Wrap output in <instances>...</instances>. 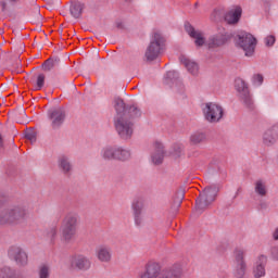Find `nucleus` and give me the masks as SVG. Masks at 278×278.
Returning <instances> with one entry per match:
<instances>
[{
    "mask_svg": "<svg viewBox=\"0 0 278 278\" xmlns=\"http://www.w3.org/2000/svg\"><path fill=\"white\" fill-rule=\"evenodd\" d=\"M184 271L180 267L161 270L160 264L151 262L144 267V270L139 273V278H181Z\"/></svg>",
    "mask_w": 278,
    "mask_h": 278,
    "instance_id": "obj_1",
    "label": "nucleus"
},
{
    "mask_svg": "<svg viewBox=\"0 0 278 278\" xmlns=\"http://www.w3.org/2000/svg\"><path fill=\"white\" fill-rule=\"evenodd\" d=\"M77 227H79V215L77 213H67L62 219L60 228L63 242H71L77 236Z\"/></svg>",
    "mask_w": 278,
    "mask_h": 278,
    "instance_id": "obj_2",
    "label": "nucleus"
},
{
    "mask_svg": "<svg viewBox=\"0 0 278 278\" xmlns=\"http://www.w3.org/2000/svg\"><path fill=\"white\" fill-rule=\"evenodd\" d=\"M27 216V210L23 205L8 206L0 210V225H14L21 223Z\"/></svg>",
    "mask_w": 278,
    "mask_h": 278,
    "instance_id": "obj_3",
    "label": "nucleus"
},
{
    "mask_svg": "<svg viewBox=\"0 0 278 278\" xmlns=\"http://www.w3.org/2000/svg\"><path fill=\"white\" fill-rule=\"evenodd\" d=\"M218 195V187L211 186L206 187L195 201V210L201 214L203 211L210 207V204L216 201Z\"/></svg>",
    "mask_w": 278,
    "mask_h": 278,
    "instance_id": "obj_4",
    "label": "nucleus"
},
{
    "mask_svg": "<svg viewBox=\"0 0 278 278\" xmlns=\"http://www.w3.org/2000/svg\"><path fill=\"white\" fill-rule=\"evenodd\" d=\"M114 109L117 113L115 118H139L141 116L140 109L138 106H127L125 105V101L123 99L116 98L114 100Z\"/></svg>",
    "mask_w": 278,
    "mask_h": 278,
    "instance_id": "obj_5",
    "label": "nucleus"
},
{
    "mask_svg": "<svg viewBox=\"0 0 278 278\" xmlns=\"http://www.w3.org/2000/svg\"><path fill=\"white\" fill-rule=\"evenodd\" d=\"M134 117H115L114 125L115 129L123 140H129L134 136Z\"/></svg>",
    "mask_w": 278,
    "mask_h": 278,
    "instance_id": "obj_6",
    "label": "nucleus"
},
{
    "mask_svg": "<svg viewBox=\"0 0 278 278\" xmlns=\"http://www.w3.org/2000/svg\"><path fill=\"white\" fill-rule=\"evenodd\" d=\"M162 47H164V37L162 34L154 33L149 47L146 50V59L148 62H153L162 53Z\"/></svg>",
    "mask_w": 278,
    "mask_h": 278,
    "instance_id": "obj_7",
    "label": "nucleus"
},
{
    "mask_svg": "<svg viewBox=\"0 0 278 278\" xmlns=\"http://www.w3.org/2000/svg\"><path fill=\"white\" fill-rule=\"evenodd\" d=\"M237 45L244 51L247 58H253L255 47L257 46V39L249 33H240L238 35Z\"/></svg>",
    "mask_w": 278,
    "mask_h": 278,
    "instance_id": "obj_8",
    "label": "nucleus"
},
{
    "mask_svg": "<svg viewBox=\"0 0 278 278\" xmlns=\"http://www.w3.org/2000/svg\"><path fill=\"white\" fill-rule=\"evenodd\" d=\"M233 275L236 278H244L247 275V262L244 261V250L236 249L233 252Z\"/></svg>",
    "mask_w": 278,
    "mask_h": 278,
    "instance_id": "obj_9",
    "label": "nucleus"
},
{
    "mask_svg": "<svg viewBox=\"0 0 278 278\" xmlns=\"http://www.w3.org/2000/svg\"><path fill=\"white\" fill-rule=\"evenodd\" d=\"M204 117L208 123H218L223 118V106L208 102L203 108Z\"/></svg>",
    "mask_w": 278,
    "mask_h": 278,
    "instance_id": "obj_10",
    "label": "nucleus"
},
{
    "mask_svg": "<svg viewBox=\"0 0 278 278\" xmlns=\"http://www.w3.org/2000/svg\"><path fill=\"white\" fill-rule=\"evenodd\" d=\"M235 88L244 105H247V108H253V99L251 98L247 83H244L242 78H237L235 80Z\"/></svg>",
    "mask_w": 278,
    "mask_h": 278,
    "instance_id": "obj_11",
    "label": "nucleus"
},
{
    "mask_svg": "<svg viewBox=\"0 0 278 278\" xmlns=\"http://www.w3.org/2000/svg\"><path fill=\"white\" fill-rule=\"evenodd\" d=\"M9 256L14 260L18 266H27L28 256L21 247H11L9 250Z\"/></svg>",
    "mask_w": 278,
    "mask_h": 278,
    "instance_id": "obj_12",
    "label": "nucleus"
},
{
    "mask_svg": "<svg viewBox=\"0 0 278 278\" xmlns=\"http://www.w3.org/2000/svg\"><path fill=\"white\" fill-rule=\"evenodd\" d=\"M268 257L264 254H261L256 260V265L253 269V275L255 278H262L266 275V263Z\"/></svg>",
    "mask_w": 278,
    "mask_h": 278,
    "instance_id": "obj_13",
    "label": "nucleus"
},
{
    "mask_svg": "<svg viewBox=\"0 0 278 278\" xmlns=\"http://www.w3.org/2000/svg\"><path fill=\"white\" fill-rule=\"evenodd\" d=\"M71 266L78 270H88L90 268V260L84 255H75L71 258Z\"/></svg>",
    "mask_w": 278,
    "mask_h": 278,
    "instance_id": "obj_14",
    "label": "nucleus"
},
{
    "mask_svg": "<svg viewBox=\"0 0 278 278\" xmlns=\"http://www.w3.org/2000/svg\"><path fill=\"white\" fill-rule=\"evenodd\" d=\"M227 40H229V35L219 34L211 36L205 45L206 47H208V49H218V47H223V45H225Z\"/></svg>",
    "mask_w": 278,
    "mask_h": 278,
    "instance_id": "obj_15",
    "label": "nucleus"
},
{
    "mask_svg": "<svg viewBox=\"0 0 278 278\" xmlns=\"http://www.w3.org/2000/svg\"><path fill=\"white\" fill-rule=\"evenodd\" d=\"M151 160L155 165L162 164L164 160V146L160 141L153 143Z\"/></svg>",
    "mask_w": 278,
    "mask_h": 278,
    "instance_id": "obj_16",
    "label": "nucleus"
},
{
    "mask_svg": "<svg viewBox=\"0 0 278 278\" xmlns=\"http://www.w3.org/2000/svg\"><path fill=\"white\" fill-rule=\"evenodd\" d=\"M278 138V123L274 125L271 128L265 131L263 135V142L266 147H270V144H275Z\"/></svg>",
    "mask_w": 278,
    "mask_h": 278,
    "instance_id": "obj_17",
    "label": "nucleus"
},
{
    "mask_svg": "<svg viewBox=\"0 0 278 278\" xmlns=\"http://www.w3.org/2000/svg\"><path fill=\"white\" fill-rule=\"evenodd\" d=\"M179 60H180V64L185 65V68H187L190 75H193V76L199 75V64H197V62L190 60L186 55H180Z\"/></svg>",
    "mask_w": 278,
    "mask_h": 278,
    "instance_id": "obj_18",
    "label": "nucleus"
},
{
    "mask_svg": "<svg viewBox=\"0 0 278 278\" xmlns=\"http://www.w3.org/2000/svg\"><path fill=\"white\" fill-rule=\"evenodd\" d=\"M185 29L191 38L195 39L197 47H203V45L205 43V38H203V33L195 30L194 27H192V25L190 24H186Z\"/></svg>",
    "mask_w": 278,
    "mask_h": 278,
    "instance_id": "obj_19",
    "label": "nucleus"
},
{
    "mask_svg": "<svg viewBox=\"0 0 278 278\" xmlns=\"http://www.w3.org/2000/svg\"><path fill=\"white\" fill-rule=\"evenodd\" d=\"M241 16H242V8L236 7L235 9H232L225 15V21L229 25H236V23H238V21H240Z\"/></svg>",
    "mask_w": 278,
    "mask_h": 278,
    "instance_id": "obj_20",
    "label": "nucleus"
},
{
    "mask_svg": "<svg viewBox=\"0 0 278 278\" xmlns=\"http://www.w3.org/2000/svg\"><path fill=\"white\" fill-rule=\"evenodd\" d=\"M50 118L52 121V127H60L64 123V110L62 109H55L53 111L49 112Z\"/></svg>",
    "mask_w": 278,
    "mask_h": 278,
    "instance_id": "obj_21",
    "label": "nucleus"
},
{
    "mask_svg": "<svg viewBox=\"0 0 278 278\" xmlns=\"http://www.w3.org/2000/svg\"><path fill=\"white\" fill-rule=\"evenodd\" d=\"M96 255L100 262L108 263L112 260V251L108 245H100L96 251Z\"/></svg>",
    "mask_w": 278,
    "mask_h": 278,
    "instance_id": "obj_22",
    "label": "nucleus"
},
{
    "mask_svg": "<svg viewBox=\"0 0 278 278\" xmlns=\"http://www.w3.org/2000/svg\"><path fill=\"white\" fill-rule=\"evenodd\" d=\"M115 160H118L119 162H127V160H131V151L125 148L116 147Z\"/></svg>",
    "mask_w": 278,
    "mask_h": 278,
    "instance_id": "obj_23",
    "label": "nucleus"
},
{
    "mask_svg": "<svg viewBox=\"0 0 278 278\" xmlns=\"http://www.w3.org/2000/svg\"><path fill=\"white\" fill-rule=\"evenodd\" d=\"M101 157L103 160H116V147H106L101 151Z\"/></svg>",
    "mask_w": 278,
    "mask_h": 278,
    "instance_id": "obj_24",
    "label": "nucleus"
},
{
    "mask_svg": "<svg viewBox=\"0 0 278 278\" xmlns=\"http://www.w3.org/2000/svg\"><path fill=\"white\" fill-rule=\"evenodd\" d=\"M254 192L258 194V197H266L268 189L266 188V181L256 180L254 184Z\"/></svg>",
    "mask_w": 278,
    "mask_h": 278,
    "instance_id": "obj_25",
    "label": "nucleus"
},
{
    "mask_svg": "<svg viewBox=\"0 0 278 278\" xmlns=\"http://www.w3.org/2000/svg\"><path fill=\"white\" fill-rule=\"evenodd\" d=\"M70 11L72 16H74V18H79V16H81V14L84 13V3L81 2L72 3Z\"/></svg>",
    "mask_w": 278,
    "mask_h": 278,
    "instance_id": "obj_26",
    "label": "nucleus"
},
{
    "mask_svg": "<svg viewBox=\"0 0 278 278\" xmlns=\"http://www.w3.org/2000/svg\"><path fill=\"white\" fill-rule=\"evenodd\" d=\"M47 77L45 76V74H38L34 78H31V84H33L35 90H42V88H45V79Z\"/></svg>",
    "mask_w": 278,
    "mask_h": 278,
    "instance_id": "obj_27",
    "label": "nucleus"
},
{
    "mask_svg": "<svg viewBox=\"0 0 278 278\" xmlns=\"http://www.w3.org/2000/svg\"><path fill=\"white\" fill-rule=\"evenodd\" d=\"M59 166L63 170V173H71V169L73 168L71 162L68 161V157L66 156H61L59 159Z\"/></svg>",
    "mask_w": 278,
    "mask_h": 278,
    "instance_id": "obj_28",
    "label": "nucleus"
},
{
    "mask_svg": "<svg viewBox=\"0 0 278 278\" xmlns=\"http://www.w3.org/2000/svg\"><path fill=\"white\" fill-rule=\"evenodd\" d=\"M201 142H205V134L197 131L190 136L191 144H201Z\"/></svg>",
    "mask_w": 278,
    "mask_h": 278,
    "instance_id": "obj_29",
    "label": "nucleus"
},
{
    "mask_svg": "<svg viewBox=\"0 0 278 278\" xmlns=\"http://www.w3.org/2000/svg\"><path fill=\"white\" fill-rule=\"evenodd\" d=\"M14 277V271L10 267H4L0 269V278H12Z\"/></svg>",
    "mask_w": 278,
    "mask_h": 278,
    "instance_id": "obj_30",
    "label": "nucleus"
},
{
    "mask_svg": "<svg viewBox=\"0 0 278 278\" xmlns=\"http://www.w3.org/2000/svg\"><path fill=\"white\" fill-rule=\"evenodd\" d=\"M132 210H134V216H137L138 214H142V202L135 201L132 203Z\"/></svg>",
    "mask_w": 278,
    "mask_h": 278,
    "instance_id": "obj_31",
    "label": "nucleus"
},
{
    "mask_svg": "<svg viewBox=\"0 0 278 278\" xmlns=\"http://www.w3.org/2000/svg\"><path fill=\"white\" fill-rule=\"evenodd\" d=\"M252 81L254 86H262V84H264V76H262V74H255L252 77Z\"/></svg>",
    "mask_w": 278,
    "mask_h": 278,
    "instance_id": "obj_32",
    "label": "nucleus"
},
{
    "mask_svg": "<svg viewBox=\"0 0 278 278\" xmlns=\"http://www.w3.org/2000/svg\"><path fill=\"white\" fill-rule=\"evenodd\" d=\"M264 42L266 47H274L275 42H277V39L274 35H268L267 37H265Z\"/></svg>",
    "mask_w": 278,
    "mask_h": 278,
    "instance_id": "obj_33",
    "label": "nucleus"
},
{
    "mask_svg": "<svg viewBox=\"0 0 278 278\" xmlns=\"http://www.w3.org/2000/svg\"><path fill=\"white\" fill-rule=\"evenodd\" d=\"M39 278H49V267L47 265L39 268Z\"/></svg>",
    "mask_w": 278,
    "mask_h": 278,
    "instance_id": "obj_34",
    "label": "nucleus"
},
{
    "mask_svg": "<svg viewBox=\"0 0 278 278\" xmlns=\"http://www.w3.org/2000/svg\"><path fill=\"white\" fill-rule=\"evenodd\" d=\"M179 77V73L176 71H169L166 73L165 78L169 79V81H175Z\"/></svg>",
    "mask_w": 278,
    "mask_h": 278,
    "instance_id": "obj_35",
    "label": "nucleus"
},
{
    "mask_svg": "<svg viewBox=\"0 0 278 278\" xmlns=\"http://www.w3.org/2000/svg\"><path fill=\"white\" fill-rule=\"evenodd\" d=\"M48 238H50V240L52 241L58 238V226L50 228V230L48 231Z\"/></svg>",
    "mask_w": 278,
    "mask_h": 278,
    "instance_id": "obj_36",
    "label": "nucleus"
},
{
    "mask_svg": "<svg viewBox=\"0 0 278 278\" xmlns=\"http://www.w3.org/2000/svg\"><path fill=\"white\" fill-rule=\"evenodd\" d=\"M25 138L29 140L30 142H36V131L35 130H27L25 132Z\"/></svg>",
    "mask_w": 278,
    "mask_h": 278,
    "instance_id": "obj_37",
    "label": "nucleus"
},
{
    "mask_svg": "<svg viewBox=\"0 0 278 278\" xmlns=\"http://www.w3.org/2000/svg\"><path fill=\"white\" fill-rule=\"evenodd\" d=\"M270 257L275 262H278V245L271 248V250H270Z\"/></svg>",
    "mask_w": 278,
    "mask_h": 278,
    "instance_id": "obj_38",
    "label": "nucleus"
},
{
    "mask_svg": "<svg viewBox=\"0 0 278 278\" xmlns=\"http://www.w3.org/2000/svg\"><path fill=\"white\" fill-rule=\"evenodd\" d=\"M53 68V62L48 60L43 63V71H51Z\"/></svg>",
    "mask_w": 278,
    "mask_h": 278,
    "instance_id": "obj_39",
    "label": "nucleus"
},
{
    "mask_svg": "<svg viewBox=\"0 0 278 278\" xmlns=\"http://www.w3.org/2000/svg\"><path fill=\"white\" fill-rule=\"evenodd\" d=\"M135 224L137 227H140V225H142V216L140 214L135 215Z\"/></svg>",
    "mask_w": 278,
    "mask_h": 278,
    "instance_id": "obj_40",
    "label": "nucleus"
},
{
    "mask_svg": "<svg viewBox=\"0 0 278 278\" xmlns=\"http://www.w3.org/2000/svg\"><path fill=\"white\" fill-rule=\"evenodd\" d=\"M181 201H184V192L178 193V201H177V205H181Z\"/></svg>",
    "mask_w": 278,
    "mask_h": 278,
    "instance_id": "obj_41",
    "label": "nucleus"
},
{
    "mask_svg": "<svg viewBox=\"0 0 278 278\" xmlns=\"http://www.w3.org/2000/svg\"><path fill=\"white\" fill-rule=\"evenodd\" d=\"M273 238H274V240H278V227L273 232Z\"/></svg>",
    "mask_w": 278,
    "mask_h": 278,
    "instance_id": "obj_42",
    "label": "nucleus"
},
{
    "mask_svg": "<svg viewBox=\"0 0 278 278\" xmlns=\"http://www.w3.org/2000/svg\"><path fill=\"white\" fill-rule=\"evenodd\" d=\"M0 147H3V139L1 138V135H0Z\"/></svg>",
    "mask_w": 278,
    "mask_h": 278,
    "instance_id": "obj_43",
    "label": "nucleus"
},
{
    "mask_svg": "<svg viewBox=\"0 0 278 278\" xmlns=\"http://www.w3.org/2000/svg\"><path fill=\"white\" fill-rule=\"evenodd\" d=\"M2 10H5V2H1Z\"/></svg>",
    "mask_w": 278,
    "mask_h": 278,
    "instance_id": "obj_44",
    "label": "nucleus"
},
{
    "mask_svg": "<svg viewBox=\"0 0 278 278\" xmlns=\"http://www.w3.org/2000/svg\"><path fill=\"white\" fill-rule=\"evenodd\" d=\"M0 203H3V195H0Z\"/></svg>",
    "mask_w": 278,
    "mask_h": 278,
    "instance_id": "obj_45",
    "label": "nucleus"
},
{
    "mask_svg": "<svg viewBox=\"0 0 278 278\" xmlns=\"http://www.w3.org/2000/svg\"><path fill=\"white\" fill-rule=\"evenodd\" d=\"M8 1H10V2H14V1H16V0H8Z\"/></svg>",
    "mask_w": 278,
    "mask_h": 278,
    "instance_id": "obj_46",
    "label": "nucleus"
}]
</instances>
